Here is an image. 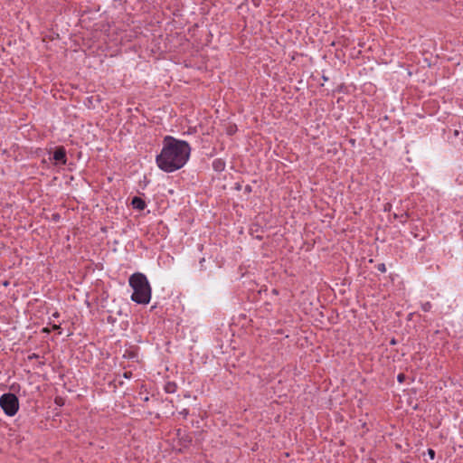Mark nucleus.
Instances as JSON below:
<instances>
[{
    "label": "nucleus",
    "instance_id": "nucleus-20",
    "mask_svg": "<svg viewBox=\"0 0 463 463\" xmlns=\"http://www.w3.org/2000/svg\"><path fill=\"white\" fill-rule=\"evenodd\" d=\"M58 329H61V326H58V325H54L53 326V330H58Z\"/></svg>",
    "mask_w": 463,
    "mask_h": 463
},
{
    "label": "nucleus",
    "instance_id": "nucleus-25",
    "mask_svg": "<svg viewBox=\"0 0 463 463\" xmlns=\"http://www.w3.org/2000/svg\"><path fill=\"white\" fill-rule=\"evenodd\" d=\"M117 314L120 316L122 314V311L119 309L117 311Z\"/></svg>",
    "mask_w": 463,
    "mask_h": 463
},
{
    "label": "nucleus",
    "instance_id": "nucleus-7",
    "mask_svg": "<svg viewBox=\"0 0 463 463\" xmlns=\"http://www.w3.org/2000/svg\"><path fill=\"white\" fill-rule=\"evenodd\" d=\"M176 384L173 382H168L165 386V391L167 393H174L176 391Z\"/></svg>",
    "mask_w": 463,
    "mask_h": 463
},
{
    "label": "nucleus",
    "instance_id": "nucleus-4",
    "mask_svg": "<svg viewBox=\"0 0 463 463\" xmlns=\"http://www.w3.org/2000/svg\"><path fill=\"white\" fill-rule=\"evenodd\" d=\"M55 165H64L66 163V150L63 146H58L50 157Z\"/></svg>",
    "mask_w": 463,
    "mask_h": 463
},
{
    "label": "nucleus",
    "instance_id": "nucleus-17",
    "mask_svg": "<svg viewBox=\"0 0 463 463\" xmlns=\"http://www.w3.org/2000/svg\"><path fill=\"white\" fill-rule=\"evenodd\" d=\"M123 376H124L126 379H129V378H131V376H132V373H131V372H125V373H123Z\"/></svg>",
    "mask_w": 463,
    "mask_h": 463
},
{
    "label": "nucleus",
    "instance_id": "nucleus-8",
    "mask_svg": "<svg viewBox=\"0 0 463 463\" xmlns=\"http://www.w3.org/2000/svg\"><path fill=\"white\" fill-rule=\"evenodd\" d=\"M123 357L127 359H136L137 357V354L134 350H126Z\"/></svg>",
    "mask_w": 463,
    "mask_h": 463
},
{
    "label": "nucleus",
    "instance_id": "nucleus-15",
    "mask_svg": "<svg viewBox=\"0 0 463 463\" xmlns=\"http://www.w3.org/2000/svg\"><path fill=\"white\" fill-rule=\"evenodd\" d=\"M428 454L431 459H434L435 458V451L432 449H428Z\"/></svg>",
    "mask_w": 463,
    "mask_h": 463
},
{
    "label": "nucleus",
    "instance_id": "nucleus-19",
    "mask_svg": "<svg viewBox=\"0 0 463 463\" xmlns=\"http://www.w3.org/2000/svg\"><path fill=\"white\" fill-rule=\"evenodd\" d=\"M391 207H392V205H391L390 203H386V204L384 205V211H390V210H391Z\"/></svg>",
    "mask_w": 463,
    "mask_h": 463
},
{
    "label": "nucleus",
    "instance_id": "nucleus-2",
    "mask_svg": "<svg viewBox=\"0 0 463 463\" xmlns=\"http://www.w3.org/2000/svg\"><path fill=\"white\" fill-rule=\"evenodd\" d=\"M129 286L133 288L131 300L137 304H148L151 298V287L143 273H134L130 276Z\"/></svg>",
    "mask_w": 463,
    "mask_h": 463
},
{
    "label": "nucleus",
    "instance_id": "nucleus-13",
    "mask_svg": "<svg viewBox=\"0 0 463 463\" xmlns=\"http://www.w3.org/2000/svg\"><path fill=\"white\" fill-rule=\"evenodd\" d=\"M376 268H377V270L382 273L386 272V266L384 263H379Z\"/></svg>",
    "mask_w": 463,
    "mask_h": 463
},
{
    "label": "nucleus",
    "instance_id": "nucleus-14",
    "mask_svg": "<svg viewBox=\"0 0 463 463\" xmlns=\"http://www.w3.org/2000/svg\"><path fill=\"white\" fill-rule=\"evenodd\" d=\"M405 379H406V375H405L404 373H399V374L397 375V381H398L400 383H404Z\"/></svg>",
    "mask_w": 463,
    "mask_h": 463
},
{
    "label": "nucleus",
    "instance_id": "nucleus-23",
    "mask_svg": "<svg viewBox=\"0 0 463 463\" xmlns=\"http://www.w3.org/2000/svg\"><path fill=\"white\" fill-rule=\"evenodd\" d=\"M61 398H59V400H58V399H56V400H55V402H56L57 404H61Z\"/></svg>",
    "mask_w": 463,
    "mask_h": 463
},
{
    "label": "nucleus",
    "instance_id": "nucleus-12",
    "mask_svg": "<svg viewBox=\"0 0 463 463\" xmlns=\"http://www.w3.org/2000/svg\"><path fill=\"white\" fill-rule=\"evenodd\" d=\"M431 307H432V305L430 302H425L424 304H422V309L425 312H429L430 310Z\"/></svg>",
    "mask_w": 463,
    "mask_h": 463
},
{
    "label": "nucleus",
    "instance_id": "nucleus-1",
    "mask_svg": "<svg viewBox=\"0 0 463 463\" xmlns=\"http://www.w3.org/2000/svg\"><path fill=\"white\" fill-rule=\"evenodd\" d=\"M191 147L186 141L166 136L163 141V148L156 156L160 169L174 172L183 167L190 156Z\"/></svg>",
    "mask_w": 463,
    "mask_h": 463
},
{
    "label": "nucleus",
    "instance_id": "nucleus-11",
    "mask_svg": "<svg viewBox=\"0 0 463 463\" xmlns=\"http://www.w3.org/2000/svg\"><path fill=\"white\" fill-rule=\"evenodd\" d=\"M149 183V180L146 178V175H144L143 180L139 181V186L144 189Z\"/></svg>",
    "mask_w": 463,
    "mask_h": 463
},
{
    "label": "nucleus",
    "instance_id": "nucleus-9",
    "mask_svg": "<svg viewBox=\"0 0 463 463\" xmlns=\"http://www.w3.org/2000/svg\"><path fill=\"white\" fill-rule=\"evenodd\" d=\"M393 217L395 219H399L402 223H405L407 222L408 214L406 213H402L401 214L394 213Z\"/></svg>",
    "mask_w": 463,
    "mask_h": 463
},
{
    "label": "nucleus",
    "instance_id": "nucleus-24",
    "mask_svg": "<svg viewBox=\"0 0 463 463\" xmlns=\"http://www.w3.org/2000/svg\"><path fill=\"white\" fill-rule=\"evenodd\" d=\"M54 317H58L60 315L58 312H55L53 315H52Z\"/></svg>",
    "mask_w": 463,
    "mask_h": 463
},
{
    "label": "nucleus",
    "instance_id": "nucleus-3",
    "mask_svg": "<svg viewBox=\"0 0 463 463\" xmlns=\"http://www.w3.org/2000/svg\"><path fill=\"white\" fill-rule=\"evenodd\" d=\"M0 407L5 415L14 416L19 410V399L14 393H4L0 397Z\"/></svg>",
    "mask_w": 463,
    "mask_h": 463
},
{
    "label": "nucleus",
    "instance_id": "nucleus-26",
    "mask_svg": "<svg viewBox=\"0 0 463 463\" xmlns=\"http://www.w3.org/2000/svg\"><path fill=\"white\" fill-rule=\"evenodd\" d=\"M108 180H109V182H111V181H112V177H111V176H109V177H108Z\"/></svg>",
    "mask_w": 463,
    "mask_h": 463
},
{
    "label": "nucleus",
    "instance_id": "nucleus-18",
    "mask_svg": "<svg viewBox=\"0 0 463 463\" xmlns=\"http://www.w3.org/2000/svg\"><path fill=\"white\" fill-rule=\"evenodd\" d=\"M59 219H60V214L59 213H53L52 214V220L53 221L57 222V221H59Z\"/></svg>",
    "mask_w": 463,
    "mask_h": 463
},
{
    "label": "nucleus",
    "instance_id": "nucleus-6",
    "mask_svg": "<svg viewBox=\"0 0 463 463\" xmlns=\"http://www.w3.org/2000/svg\"><path fill=\"white\" fill-rule=\"evenodd\" d=\"M213 167L215 172H222L225 169V163L222 159H215Z\"/></svg>",
    "mask_w": 463,
    "mask_h": 463
},
{
    "label": "nucleus",
    "instance_id": "nucleus-10",
    "mask_svg": "<svg viewBox=\"0 0 463 463\" xmlns=\"http://www.w3.org/2000/svg\"><path fill=\"white\" fill-rule=\"evenodd\" d=\"M109 315L107 317L108 323L114 325L117 322V318L112 315V311H108Z\"/></svg>",
    "mask_w": 463,
    "mask_h": 463
},
{
    "label": "nucleus",
    "instance_id": "nucleus-16",
    "mask_svg": "<svg viewBox=\"0 0 463 463\" xmlns=\"http://www.w3.org/2000/svg\"><path fill=\"white\" fill-rule=\"evenodd\" d=\"M184 418H186L189 414V411L187 409H184L179 412Z\"/></svg>",
    "mask_w": 463,
    "mask_h": 463
},
{
    "label": "nucleus",
    "instance_id": "nucleus-22",
    "mask_svg": "<svg viewBox=\"0 0 463 463\" xmlns=\"http://www.w3.org/2000/svg\"><path fill=\"white\" fill-rule=\"evenodd\" d=\"M61 398H59V400H58V399H56V400H55V402H56L57 404H61Z\"/></svg>",
    "mask_w": 463,
    "mask_h": 463
},
{
    "label": "nucleus",
    "instance_id": "nucleus-21",
    "mask_svg": "<svg viewBox=\"0 0 463 463\" xmlns=\"http://www.w3.org/2000/svg\"><path fill=\"white\" fill-rule=\"evenodd\" d=\"M391 345H396V340L394 338L391 340Z\"/></svg>",
    "mask_w": 463,
    "mask_h": 463
},
{
    "label": "nucleus",
    "instance_id": "nucleus-5",
    "mask_svg": "<svg viewBox=\"0 0 463 463\" xmlns=\"http://www.w3.org/2000/svg\"><path fill=\"white\" fill-rule=\"evenodd\" d=\"M131 205L133 206V208L140 211L144 210L146 206V202L141 197L138 196H135L132 198Z\"/></svg>",
    "mask_w": 463,
    "mask_h": 463
}]
</instances>
